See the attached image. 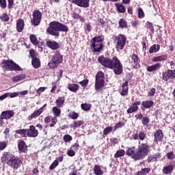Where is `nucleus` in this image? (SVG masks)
Returning <instances> with one entry per match:
<instances>
[{
	"label": "nucleus",
	"instance_id": "nucleus-10",
	"mask_svg": "<svg viewBox=\"0 0 175 175\" xmlns=\"http://www.w3.org/2000/svg\"><path fill=\"white\" fill-rule=\"evenodd\" d=\"M33 18L31 20V23L34 27H37L42 21V12L39 10H34L32 14Z\"/></svg>",
	"mask_w": 175,
	"mask_h": 175
},
{
	"label": "nucleus",
	"instance_id": "nucleus-29",
	"mask_svg": "<svg viewBox=\"0 0 175 175\" xmlns=\"http://www.w3.org/2000/svg\"><path fill=\"white\" fill-rule=\"evenodd\" d=\"M27 77L25 74H20L19 75H16L12 78V81L14 83H18V81H21V80H24Z\"/></svg>",
	"mask_w": 175,
	"mask_h": 175
},
{
	"label": "nucleus",
	"instance_id": "nucleus-37",
	"mask_svg": "<svg viewBox=\"0 0 175 175\" xmlns=\"http://www.w3.org/2000/svg\"><path fill=\"white\" fill-rule=\"evenodd\" d=\"M30 42L33 44L34 46H38L39 44V41L38 40V38H36V36L34 34H31L29 36Z\"/></svg>",
	"mask_w": 175,
	"mask_h": 175
},
{
	"label": "nucleus",
	"instance_id": "nucleus-60",
	"mask_svg": "<svg viewBox=\"0 0 175 175\" xmlns=\"http://www.w3.org/2000/svg\"><path fill=\"white\" fill-rule=\"evenodd\" d=\"M46 90L45 87H40V88H38L36 91V94L38 95V96H40V94H42V92H44V90Z\"/></svg>",
	"mask_w": 175,
	"mask_h": 175
},
{
	"label": "nucleus",
	"instance_id": "nucleus-7",
	"mask_svg": "<svg viewBox=\"0 0 175 175\" xmlns=\"http://www.w3.org/2000/svg\"><path fill=\"white\" fill-rule=\"evenodd\" d=\"M1 68L5 70H14L15 72H20L21 70V67H20L18 64H16V62H14L13 60L11 59L3 60L1 63Z\"/></svg>",
	"mask_w": 175,
	"mask_h": 175
},
{
	"label": "nucleus",
	"instance_id": "nucleus-3",
	"mask_svg": "<svg viewBox=\"0 0 175 175\" xmlns=\"http://www.w3.org/2000/svg\"><path fill=\"white\" fill-rule=\"evenodd\" d=\"M1 161L2 163H5L9 167L14 170L21 167V165H23V160L10 152H4L2 154Z\"/></svg>",
	"mask_w": 175,
	"mask_h": 175
},
{
	"label": "nucleus",
	"instance_id": "nucleus-32",
	"mask_svg": "<svg viewBox=\"0 0 175 175\" xmlns=\"http://www.w3.org/2000/svg\"><path fill=\"white\" fill-rule=\"evenodd\" d=\"M55 103L57 107H62V105L65 103V96L58 97Z\"/></svg>",
	"mask_w": 175,
	"mask_h": 175
},
{
	"label": "nucleus",
	"instance_id": "nucleus-56",
	"mask_svg": "<svg viewBox=\"0 0 175 175\" xmlns=\"http://www.w3.org/2000/svg\"><path fill=\"white\" fill-rule=\"evenodd\" d=\"M88 83H90L89 79H83L79 82V84L81 85V87H87V85H88Z\"/></svg>",
	"mask_w": 175,
	"mask_h": 175
},
{
	"label": "nucleus",
	"instance_id": "nucleus-16",
	"mask_svg": "<svg viewBox=\"0 0 175 175\" xmlns=\"http://www.w3.org/2000/svg\"><path fill=\"white\" fill-rule=\"evenodd\" d=\"M14 116V111L12 110L3 111L0 115L1 120H10Z\"/></svg>",
	"mask_w": 175,
	"mask_h": 175
},
{
	"label": "nucleus",
	"instance_id": "nucleus-36",
	"mask_svg": "<svg viewBox=\"0 0 175 175\" xmlns=\"http://www.w3.org/2000/svg\"><path fill=\"white\" fill-rule=\"evenodd\" d=\"M27 131H28V129H23L16 130L15 133H17L18 135H21L22 137H26Z\"/></svg>",
	"mask_w": 175,
	"mask_h": 175
},
{
	"label": "nucleus",
	"instance_id": "nucleus-4",
	"mask_svg": "<svg viewBox=\"0 0 175 175\" xmlns=\"http://www.w3.org/2000/svg\"><path fill=\"white\" fill-rule=\"evenodd\" d=\"M69 28L66 25L59 23V21H52L49 23V27L46 29V32L52 36H59V32H68Z\"/></svg>",
	"mask_w": 175,
	"mask_h": 175
},
{
	"label": "nucleus",
	"instance_id": "nucleus-53",
	"mask_svg": "<svg viewBox=\"0 0 175 175\" xmlns=\"http://www.w3.org/2000/svg\"><path fill=\"white\" fill-rule=\"evenodd\" d=\"M97 23H98L97 25H100L103 28V27H105L106 21H105V19L100 18L98 19Z\"/></svg>",
	"mask_w": 175,
	"mask_h": 175
},
{
	"label": "nucleus",
	"instance_id": "nucleus-33",
	"mask_svg": "<svg viewBox=\"0 0 175 175\" xmlns=\"http://www.w3.org/2000/svg\"><path fill=\"white\" fill-rule=\"evenodd\" d=\"M119 28L123 29L124 28H128V22L124 18H120L118 22Z\"/></svg>",
	"mask_w": 175,
	"mask_h": 175
},
{
	"label": "nucleus",
	"instance_id": "nucleus-13",
	"mask_svg": "<svg viewBox=\"0 0 175 175\" xmlns=\"http://www.w3.org/2000/svg\"><path fill=\"white\" fill-rule=\"evenodd\" d=\"M39 131L35 128V126H29V129H27V136L28 137H38Z\"/></svg>",
	"mask_w": 175,
	"mask_h": 175
},
{
	"label": "nucleus",
	"instance_id": "nucleus-62",
	"mask_svg": "<svg viewBox=\"0 0 175 175\" xmlns=\"http://www.w3.org/2000/svg\"><path fill=\"white\" fill-rule=\"evenodd\" d=\"M57 122L58 120H57V118H55V116H53V118H51L52 123L50 124L51 128H53V126H54V125H55Z\"/></svg>",
	"mask_w": 175,
	"mask_h": 175
},
{
	"label": "nucleus",
	"instance_id": "nucleus-17",
	"mask_svg": "<svg viewBox=\"0 0 175 175\" xmlns=\"http://www.w3.org/2000/svg\"><path fill=\"white\" fill-rule=\"evenodd\" d=\"M140 103H142L140 101H135L133 103L132 106H131L127 109V113L128 114H132V113H135L139 110V106H140Z\"/></svg>",
	"mask_w": 175,
	"mask_h": 175
},
{
	"label": "nucleus",
	"instance_id": "nucleus-57",
	"mask_svg": "<svg viewBox=\"0 0 175 175\" xmlns=\"http://www.w3.org/2000/svg\"><path fill=\"white\" fill-rule=\"evenodd\" d=\"M29 55L32 59H35L36 57V52H35L34 49H30Z\"/></svg>",
	"mask_w": 175,
	"mask_h": 175
},
{
	"label": "nucleus",
	"instance_id": "nucleus-27",
	"mask_svg": "<svg viewBox=\"0 0 175 175\" xmlns=\"http://www.w3.org/2000/svg\"><path fill=\"white\" fill-rule=\"evenodd\" d=\"M115 6L116 8V10L118 13H125V12H126V9L125 8V6H124V5L120 3H115Z\"/></svg>",
	"mask_w": 175,
	"mask_h": 175
},
{
	"label": "nucleus",
	"instance_id": "nucleus-11",
	"mask_svg": "<svg viewBox=\"0 0 175 175\" xmlns=\"http://www.w3.org/2000/svg\"><path fill=\"white\" fill-rule=\"evenodd\" d=\"M68 1L80 8H90V0H68Z\"/></svg>",
	"mask_w": 175,
	"mask_h": 175
},
{
	"label": "nucleus",
	"instance_id": "nucleus-59",
	"mask_svg": "<svg viewBox=\"0 0 175 175\" xmlns=\"http://www.w3.org/2000/svg\"><path fill=\"white\" fill-rule=\"evenodd\" d=\"M156 92H157V90L155 88H151L148 93V96H154V95H155Z\"/></svg>",
	"mask_w": 175,
	"mask_h": 175
},
{
	"label": "nucleus",
	"instance_id": "nucleus-25",
	"mask_svg": "<svg viewBox=\"0 0 175 175\" xmlns=\"http://www.w3.org/2000/svg\"><path fill=\"white\" fill-rule=\"evenodd\" d=\"M167 59V55L163 54L159 56L154 57L152 59V62H159L166 61Z\"/></svg>",
	"mask_w": 175,
	"mask_h": 175
},
{
	"label": "nucleus",
	"instance_id": "nucleus-6",
	"mask_svg": "<svg viewBox=\"0 0 175 175\" xmlns=\"http://www.w3.org/2000/svg\"><path fill=\"white\" fill-rule=\"evenodd\" d=\"M64 62V55L61 54V52L56 51L54 55L52 56V58L50 62L48 63V66L51 69H55L59 66L60 64H62Z\"/></svg>",
	"mask_w": 175,
	"mask_h": 175
},
{
	"label": "nucleus",
	"instance_id": "nucleus-58",
	"mask_svg": "<svg viewBox=\"0 0 175 175\" xmlns=\"http://www.w3.org/2000/svg\"><path fill=\"white\" fill-rule=\"evenodd\" d=\"M7 1L6 0H0V8L1 9H6Z\"/></svg>",
	"mask_w": 175,
	"mask_h": 175
},
{
	"label": "nucleus",
	"instance_id": "nucleus-51",
	"mask_svg": "<svg viewBox=\"0 0 175 175\" xmlns=\"http://www.w3.org/2000/svg\"><path fill=\"white\" fill-rule=\"evenodd\" d=\"M124 124L122 122H118L114 126L113 132H116L117 129H119V128H122L124 126Z\"/></svg>",
	"mask_w": 175,
	"mask_h": 175
},
{
	"label": "nucleus",
	"instance_id": "nucleus-48",
	"mask_svg": "<svg viewBox=\"0 0 175 175\" xmlns=\"http://www.w3.org/2000/svg\"><path fill=\"white\" fill-rule=\"evenodd\" d=\"M68 117L72 120H77L79 118V113H76L75 111H72L69 113Z\"/></svg>",
	"mask_w": 175,
	"mask_h": 175
},
{
	"label": "nucleus",
	"instance_id": "nucleus-23",
	"mask_svg": "<svg viewBox=\"0 0 175 175\" xmlns=\"http://www.w3.org/2000/svg\"><path fill=\"white\" fill-rule=\"evenodd\" d=\"M24 20L19 18L16 21V31L18 32H23L25 27Z\"/></svg>",
	"mask_w": 175,
	"mask_h": 175
},
{
	"label": "nucleus",
	"instance_id": "nucleus-64",
	"mask_svg": "<svg viewBox=\"0 0 175 175\" xmlns=\"http://www.w3.org/2000/svg\"><path fill=\"white\" fill-rule=\"evenodd\" d=\"M37 45L38 46V51L42 53V51H43V49H44V45L42 42H38Z\"/></svg>",
	"mask_w": 175,
	"mask_h": 175
},
{
	"label": "nucleus",
	"instance_id": "nucleus-44",
	"mask_svg": "<svg viewBox=\"0 0 175 175\" xmlns=\"http://www.w3.org/2000/svg\"><path fill=\"white\" fill-rule=\"evenodd\" d=\"M81 107L84 111H88L89 110H91L92 106L91 104L83 103L81 105Z\"/></svg>",
	"mask_w": 175,
	"mask_h": 175
},
{
	"label": "nucleus",
	"instance_id": "nucleus-47",
	"mask_svg": "<svg viewBox=\"0 0 175 175\" xmlns=\"http://www.w3.org/2000/svg\"><path fill=\"white\" fill-rule=\"evenodd\" d=\"M84 121L83 120H78L77 122H74L72 128H79V126H81V125H83Z\"/></svg>",
	"mask_w": 175,
	"mask_h": 175
},
{
	"label": "nucleus",
	"instance_id": "nucleus-2",
	"mask_svg": "<svg viewBox=\"0 0 175 175\" xmlns=\"http://www.w3.org/2000/svg\"><path fill=\"white\" fill-rule=\"evenodd\" d=\"M139 146L136 150V147L133 146L132 148H127L126 151V155L129 157H132L133 159L135 161H141L142 159H144L148 155V152H150V144L148 143H142L139 142Z\"/></svg>",
	"mask_w": 175,
	"mask_h": 175
},
{
	"label": "nucleus",
	"instance_id": "nucleus-39",
	"mask_svg": "<svg viewBox=\"0 0 175 175\" xmlns=\"http://www.w3.org/2000/svg\"><path fill=\"white\" fill-rule=\"evenodd\" d=\"M151 172L150 168H142L140 171H138L136 175H147Z\"/></svg>",
	"mask_w": 175,
	"mask_h": 175
},
{
	"label": "nucleus",
	"instance_id": "nucleus-26",
	"mask_svg": "<svg viewBox=\"0 0 175 175\" xmlns=\"http://www.w3.org/2000/svg\"><path fill=\"white\" fill-rule=\"evenodd\" d=\"M79 88H80V85H79L78 84L68 83V90H69V91H71V92L76 93L77 92V91H79Z\"/></svg>",
	"mask_w": 175,
	"mask_h": 175
},
{
	"label": "nucleus",
	"instance_id": "nucleus-45",
	"mask_svg": "<svg viewBox=\"0 0 175 175\" xmlns=\"http://www.w3.org/2000/svg\"><path fill=\"white\" fill-rule=\"evenodd\" d=\"M113 129L112 126H107L104 130H103V135L105 136H107L109 133H111L113 132Z\"/></svg>",
	"mask_w": 175,
	"mask_h": 175
},
{
	"label": "nucleus",
	"instance_id": "nucleus-15",
	"mask_svg": "<svg viewBox=\"0 0 175 175\" xmlns=\"http://www.w3.org/2000/svg\"><path fill=\"white\" fill-rule=\"evenodd\" d=\"M146 137H147V135L144 131H139V133H136L132 135V138L131 140H141V142H143V140L146 139Z\"/></svg>",
	"mask_w": 175,
	"mask_h": 175
},
{
	"label": "nucleus",
	"instance_id": "nucleus-5",
	"mask_svg": "<svg viewBox=\"0 0 175 175\" xmlns=\"http://www.w3.org/2000/svg\"><path fill=\"white\" fill-rule=\"evenodd\" d=\"M105 40V36L101 35L98 36H95L91 40V49L93 50V53H100L105 44H103V41Z\"/></svg>",
	"mask_w": 175,
	"mask_h": 175
},
{
	"label": "nucleus",
	"instance_id": "nucleus-34",
	"mask_svg": "<svg viewBox=\"0 0 175 175\" xmlns=\"http://www.w3.org/2000/svg\"><path fill=\"white\" fill-rule=\"evenodd\" d=\"M161 49V46L159 44H153L150 46L149 49L150 54H152L153 53H158V51Z\"/></svg>",
	"mask_w": 175,
	"mask_h": 175
},
{
	"label": "nucleus",
	"instance_id": "nucleus-43",
	"mask_svg": "<svg viewBox=\"0 0 175 175\" xmlns=\"http://www.w3.org/2000/svg\"><path fill=\"white\" fill-rule=\"evenodd\" d=\"M142 122L143 126H147V125L150 124V118H148V116H144L142 120Z\"/></svg>",
	"mask_w": 175,
	"mask_h": 175
},
{
	"label": "nucleus",
	"instance_id": "nucleus-50",
	"mask_svg": "<svg viewBox=\"0 0 175 175\" xmlns=\"http://www.w3.org/2000/svg\"><path fill=\"white\" fill-rule=\"evenodd\" d=\"M138 12V17L139 18H144L146 14H144V11H143V9L142 8H139L137 10Z\"/></svg>",
	"mask_w": 175,
	"mask_h": 175
},
{
	"label": "nucleus",
	"instance_id": "nucleus-20",
	"mask_svg": "<svg viewBox=\"0 0 175 175\" xmlns=\"http://www.w3.org/2000/svg\"><path fill=\"white\" fill-rule=\"evenodd\" d=\"M129 82L126 81L122 85V92H120V95L122 96H126L128 95V92H129V86H128Z\"/></svg>",
	"mask_w": 175,
	"mask_h": 175
},
{
	"label": "nucleus",
	"instance_id": "nucleus-8",
	"mask_svg": "<svg viewBox=\"0 0 175 175\" xmlns=\"http://www.w3.org/2000/svg\"><path fill=\"white\" fill-rule=\"evenodd\" d=\"M103 87H105V73L98 71L96 75L94 88L96 91H100Z\"/></svg>",
	"mask_w": 175,
	"mask_h": 175
},
{
	"label": "nucleus",
	"instance_id": "nucleus-55",
	"mask_svg": "<svg viewBox=\"0 0 175 175\" xmlns=\"http://www.w3.org/2000/svg\"><path fill=\"white\" fill-rule=\"evenodd\" d=\"M166 157L167 159L173 160L175 158L174 152H169L166 154Z\"/></svg>",
	"mask_w": 175,
	"mask_h": 175
},
{
	"label": "nucleus",
	"instance_id": "nucleus-14",
	"mask_svg": "<svg viewBox=\"0 0 175 175\" xmlns=\"http://www.w3.org/2000/svg\"><path fill=\"white\" fill-rule=\"evenodd\" d=\"M163 140V131L161 129L157 130L154 133V143H161Z\"/></svg>",
	"mask_w": 175,
	"mask_h": 175
},
{
	"label": "nucleus",
	"instance_id": "nucleus-22",
	"mask_svg": "<svg viewBox=\"0 0 175 175\" xmlns=\"http://www.w3.org/2000/svg\"><path fill=\"white\" fill-rule=\"evenodd\" d=\"M142 106L141 107L142 110H144V109H151L152 106H154V101L150 100H144L142 103Z\"/></svg>",
	"mask_w": 175,
	"mask_h": 175
},
{
	"label": "nucleus",
	"instance_id": "nucleus-46",
	"mask_svg": "<svg viewBox=\"0 0 175 175\" xmlns=\"http://www.w3.org/2000/svg\"><path fill=\"white\" fill-rule=\"evenodd\" d=\"M146 28H148V29L151 31L152 33H154V32L155 31V29H154V25L151 22H146Z\"/></svg>",
	"mask_w": 175,
	"mask_h": 175
},
{
	"label": "nucleus",
	"instance_id": "nucleus-9",
	"mask_svg": "<svg viewBox=\"0 0 175 175\" xmlns=\"http://www.w3.org/2000/svg\"><path fill=\"white\" fill-rule=\"evenodd\" d=\"M115 42L116 49L117 51H120V50H124V47H125V44H126V37L124 34H119L116 37Z\"/></svg>",
	"mask_w": 175,
	"mask_h": 175
},
{
	"label": "nucleus",
	"instance_id": "nucleus-21",
	"mask_svg": "<svg viewBox=\"0 0 175 175\" xmlns=\"http://www.w3.org/2000/svg\"><path fill=\"white\" fill-rule=\"evenodd\" d=\"M46 46L51 50H58L59 49V44L55 41H46Z\"/></svg>",
	"mask_w": 175,
	"mask_h": 175
},
{
	"label": "nucleus",
	"instance_id": "nucleus-24",
	"mask_svg": "<svg viewBox=\"0 0 175 175\" xmlns=\"http://www.w3.org/2000/svg\"><path fill=\"white\" fill-rule=\"evenodd\" d=\"M161 157V153L159 152H157L154 154H152L148 157V162L149 163H151V162H157V160L159 159Z\"/></svg>",
	"mask_w": 175,
	"mask_h": 175
},
{
	"label": "nucleus",
	"instance_id": "nucleus-35",
	"mask_svg": "<svg viewBox=\"0 0 175 175\" xmlns=\"http://www.w3.org/2000/svg\"><path fill=\"white\" fill-rule=\"evenodd\" d=\"M31 65H33L35 69H38V68H40V60L39 59V58L36 57V59H33L31 60Z\"/></svg>",
	"mask_w": 175,
	"mask_h": 175
},
{
	"label": "nucleus",
	"instance_id": "nucleus-40",
	"mask_svg": "<svg viewBox=\"0 0 175 175\" xmlns=\"http://www.w3.org/2000/svg\"><path fill=\"white\" fill-rule=\"evenodd\" d=\"M124 155H125V150L120 149L114 154V158H121V157H124Z\"/></svg>",
	"mask_w": 175,
	"mask_h": 175
},
{
	"label": "nucleus",
	"instance_id": "nucleus-49",
	"mask_svg": "<svg viewBox=\"0 0 175 175\" xmlns=\"http://www.w3.org/2000/svg\"><path fill=\"white\" fill-rule=\"evenodd\" d=\"M59 165V162H58V160H55L53 163L49 166V170H54L57 166Z\"/></svg>",
	"mask_w": 175,
	"mask_h": 175
},
{
	"label": "nucleus",
	"instance_id": "nucleus-42",
	"mask_svg": "<svg viewBox=\"0 0 175 175\" xmlns=\"http://www.w3.org/2000/svg\"><path fill=\"white\" fill-rule=\"evenodd\" d=\"M72 17L74 20H80L82 23H84V17L80 16V14L74 12L72 15Z\"/></svg>",
	"mask_w": 175,
	"mask_h": 175
},
{
	"label": "nucleus",
	"instance_id": "nucleus-12",
	"mask_svg": "<svg viewBox=\"0 0 175 175\" xmlns=\"http://www.w3.org/2000/svg\"><path fill=\"white\" fill-rule=\"evenodd\" d=\"M131 64L134 69H139L140 68V59L139 56L135 53H133L131 56Z\"/></svg>",
	"mask_w": 175,
	"mask_h": 175
},
{
	"label": "nucleus",
	"instance_id": "nucleus-61",
	"mask_svg": "<svg viewBox=\"0 0 175 175\" xmlns=\"http://www.w3.org/2000/svg\"><path fill=\"white\" fill-rule=\"evenodd\" d=\"M85 30L88 31V32H91V31H92V26L91 25V23H87L85 25Z\"/></svg>",
	"mask_w": 175,
	"mask_h": 175
},
{
	"label": "nucleus",
	"instance_id": "nucleus-41",
	"mask_svg": "<svg viewBox=\"0 0 175 175\" xmlns=\"http://www.w3.org/2000/svg\"><path fill=\"white\" fill-rule=\"evenodd\" d=\"M0 20L1 21H3L4 23H8V21L10 20V17L8 14L3 13L1 16H0Z\"/></svg>",
	"mask_w": 175,
	"mask_h": 175
},
{
	"label": "nucleus",
	"instance_id": "nucleus-18",
	"mask_svg": "<svg viewBox=\"0 0 175 175\" xmlns=\"http://www.w3.org/2000/svg\"><path fill=\"white\" fill-rule=\"evenodd\" d=\"M18 148L19 152H24L25 154H27V152H28V147L27 146L25 142L23 140L20 141L18 143Z\"/></svg>",
	"mask_w": 175,
	"mask_h": 175
},
{
	"label": "nucleus",
	"instance_id": "nucleus-31",
	"mask_svg": "<svg viewBox=\"0 0 175 175\" xmlns=\"http://www.w3.org/2000/svg\"><path fill=\"white\" fill-rule=\"evenodd\" d=\"M52 113H53V117L57 118V117L61 116V109L58 108V107H53L52 108Z\"/></svg>",
	"mask_w": 175,
	"mask_h": 175
},
{
	"label": "nucleus",
	"instance_id": "nucleus-28",
	"mask_svg": "<svg viewBox=\"0 0 175 175\" xmlns=\"http://www.w3.org/2000/svg\"><path fill=\"white\" fill-rule=\"evenodd\" d=\"M173 170H174V167L172 165H169L163 168V173L164 174H171Z\"/></svg>",
	"mask_w": 175,
	"mask_h": 175
},
{
	"label": "nucleus",
	"instance_id": "nucleus-30",
	"mask_svg": "<svg viewBox=\"0 0 175 175\" xmlns=\"http://www.w3.org/2000/svg\"><path fill=\"white\" fill-rule=\"evenodd\" d=\"M40 114H42V113H40L39 109L33 111V113H32L31 115H29L28 116L27 120L29 121H31V120H33V118H38V117H39V116H40Z\"/></svg>",
	"mask_w": 175,
	"mask_h": 175
},
{
	"label": "nucleus",
	"instance_id": "nucleus-63",
	"mask_svg": "<svg viewBox=\"0 0 175 175\" xmlns=\"http://www.w3.org/2000/svg\"><path fill=\"white\" fill-rule=\"evenodd\" d=\"M67 155H68V157H75V155H76V152L73 150H68L67 151Z\"/></svg>",
	"mask_w": 175,
	"mask_h": 175
},
{
	"label": "nucleus",
	"instance_id": "nucleus-54",
	"mask_svg": "<svg viewBox=\"0 0 175 175\" xmlns=\"http://www.w3.org/2000/svg\"><path fill=\"white\" fill-rule=\"evenodd\" d=\"M6 147H8V142L5 141L0 142V151H3Z\"/></svg>",
	"mask_w": 175,
	"mask_h": 175
},
{
	"label": "nucleus",
	"instance_id": "nucleus-1",
	"mask_svg": "<svg viewBox=\"0 0 175 175\" xmlns=\"http://www.w3.org/2000/svg\"><path fill=\"white\" fill-rule=\"evenodd\" d=\"M98 62L104 68L107 69H111L113 70L114 75L116 76H120L122 75L124 72V68L121 61L118 59V57L114 56L111 59L109 57H105L104 55H100L98 57Z\"/></svg>",
	"mask_w": 175,
	"mask_h": 175
},
{
	"label": "nucleus",
	"instance_id": "nucleus-19",
	"mask_svg": "<svg viewBox=\"0 0 175 175\" xmlns=\"http://www.w3.org/2000/svg\"><path fill=\"white\" fill-rule=\"evenodd\" d=\"M162 68V64L161 63H156L152 66H148L146 68L147 72H157Z\"/></svg>",
	"mask_w": 175,
	"mask_h": 175
},
{
	"label": "nucleus",
	"instance_id": "nucleus-52",
	"mask_svg": "<svg viewBox=\"0 0 175 175\" xmlns=\"http://www.w3.org/2000/svg\"><path fill=\"white\" fill-rule=\"evenodd\" d=\"M73 139V137H72V136H70V135H65L63 137V140L64 142H65V143H68L69 142H72V140Z\"/></svg>",
	"mask_w": 175,
	"mask_h": 175
},
{
	"label": "nucleus",
	"instance_id": "nucleus-38",
	"mask_svg": "<svg viewBox=\"0 0 175 175\" xmlns=\"http://www.w3.org/2000/svg\"><path fill=\"white\" fill-rule=\"evenodd\" d=\"M94 173L95 175H103V171L100 169V166L97 165H94Z\"/></svg>",
	"mask_w": 175,
	"mask_h": 175
}]
</instances>
